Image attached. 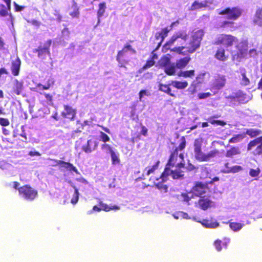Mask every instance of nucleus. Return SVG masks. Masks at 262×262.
Here are the masks:
<instances>
[{
  "label": "nucleus",
  "mask_w": 262,
  "mask_h": 262,
  "mask_svg": "<svg viewBox=\"0 0 262 262\" xmlns=\"http://www.w3.org/2000/svg\"><path fill=\"white\" fill-rule=\"evenodd\" d=\"M27 22L29 24H32V25L36 27H39L41 25V22L39 21H38L35 19H32V20H27Z\"/></svg>",
  "instance_id": "59"
},
{
  "label": "nucleus",
  "mask_w": 262,
  "mask_h": 262,
  "mask_svg": "<svg viewBox=\"0 0 262 262\" xmlns=\"http://www.w3.org/2000/svg\"><path fill=\"white\" fill-rule=\"evenodd\" d=\"M133 42V40H129L125 43L122 49L119 51L116 56V60L119 64L120 67L125 68V65L128 64L129 59L127 56V52H130L132 54L136 53V50L129 44Z\"/></svg>",
  "instance_id": "3"
},
{
  "label": "nucleus",
  "mask_w": 262,
  "mask_h": 262,
  "mask_svg": "<svg viewBox=\"0 0 262 262\" xmlns=\"http://www.w3.org/2000/svg\"><path fill=\"white\" fill-rule=\"evenodd\" d=\"M234 23L233 21L225 20L222 22L221 27L225 28L226 26H229L231 28H234Z\"/></svg>",
  "instance_id": "54"
},
{
  "label": "nucleus",
  "mask_w": 262,
  "mask_h": 262,
  "mask_svg": "<svg viewBox=\"0 0 262 262\" xmlns=\"http://www.w3.org/2000/svg\"><path fill=\"white\" fill-rule=\"evenodd\" d=\"M242 78L241 80L240 84L242 86H247L250 84V79L246 75V71L245 69L241 72Z\"/></svg>",
  "instance_id": "36"
},
{
  "label": "nucleus",
  "mask_w": 262,
  "mask_h": 262,
  "mask_svg": "<svg viewBox=\"0 0 262 262\" xmlns=\"http://www.w3.org/2000/svg\"><path fill=\"white\" fill-rule=\"evenodd\" d=\"M197 204L199 207L203 210H206L213 206V202L209 196L205 195L200 196Z\"/></svg>",
  "instance_id": "19"
},
{
  "label": "nucleus",
  "mask_w": 262,
  "mask_h": 262,
  "mask_svg": "<svg viewBox=\"0 0 262 262\" xmlns=\"http://www.w3.org/2000/svg\"><path fill=\"white\" fill-rule=\"evenodd\" d=\"M98 143L96 141L89 140L86 145L82 146V150L86 153L91 152L97 147Z\"/></svg>",
  "instance_id": "25"
},
{
  "label": "nucleus",
  "mask_w": 262,
  "mask_h": 262,
  "mask_svg": "<svg viewBox=\"0 0 262 262\" xmlns=\"http://www.w3.org/2000/svg\"><path fill=\"white\" fill-rule=\"evenodd\" d=\"M243 170V167L239 165H235L231 166V169H230L229 172L230 173L238 172Z\"/></svg>",
  "instance_id": "51"
},
{
  "label": "nucleus",
  "mask_w": 262,
  "mask_h": 262,
  "mask_svg": "<svg viewBox=\"0 0 262 262\" xmlns=\"http://www.w3.org/2000/svg\"><path fill=\"white\" fill-rule=\"evenodd\" d=\"M194 81H193L189 88L188 89V92H190L191 94H193L196 92V84L194 83Z\"/></svg>",
  "instance_id": "56"
},
{
  "label": "nucleus",
  "mask_w": 262,
  "mask_h": 262,
  "mask_svg": "<svg viewBox=\"0 0 262 262\" xmlns=\"http://www.w3.org/2000/svg\"><path fill=\"white\" fill-rule=\"evenodd\" d=\"M214 246H215L216 249L218 251H220L222 249V247L226 248L227 246V242H223L220 239H216L214 242Z\"/></svg>",
  "instance_id": "42"
},
{
  "label": "nucleus",
  "mask_w": 262,
  "mask_h": 262,
  "mask_svg": "<svg viewBox=\"0 0 262 262\" xmlns=\"http://www.w3.org/2000/svg\"><path fill=\"white\" fill-rule=\"evenodd\" d=\"M19 195L27 201H33L37 196V191L29 185H25L18 188Z\"/></svg>",
  "instance_id": "9"
},
{
  "label": "nucleus",
  "mask_w": 262,
  "mask_h": 262,
  "mask_svg": "<svg viewBox=\"0 0 262 262\" xmlns=\"http://www.w3.org/2000/svg\"><path fill=\"white\" fill-rule=\"evenodd\" d=\"M214 57L221 61H225L228 59V56L226 55V51L223 48L217 49L214 55Z\"/></svg>",
  "instance_id": "26"
},
{
  "label": "nucleus",
  "mask_w": 262,
  "mask_h": 262,
  "mask_svg": "<svg viewBox=\"0 0 262 262\" xmlns=\"http://www.w3.org/2000/svg\"><path fill=\"white\" fill-rule=\"evenodd\" d=\"M63 108L64 110L61 113L62 117L71 121L74 120L76 115V110L68 104L63 105Z\"/></svg>",
  "instance_id": "18"
},
{
  "label": "nucleus",
  "mask_w": 262,
  "mask_h": 262,
  "mask_svg": "<svg viewBox=\"0 0 262 262\" xmlns=\"http://www.w3.org/2000/svg\"><path fill=\"white\" fill-rule=\"evenodd\" d=\"M160 179V178L157 179L156 181L154 182V184L161 192H167L168 191V186L164 184V182L166 181H162V180L159 181Z\"/></svg>",
  "instance_id": "28"
},
{
  "label": "nucleus",
  "mask_w": 262,
  "mask_h": 262,
  "mask_svg": "<svg viewBox=\"0 0 262 262\" xmlns=\"http://www.w3.org/2000/svg\"><path fill=\"white\" fill-rule=\"evenodd\" d=\"M186 47L185 46L175 47L173 49H171L170 51L175 52L178 54L184 55V52L183 51Z\"/></svg>",
  "instance_id": "46"
},
{
  "label": "nucleus",
  "mask_w": 262,
  "mask_h": 262,
  "mask_svg": "<svg viewBox=\"0 0 262 262\" xmlns=\"http://www.w3.org/2000/svg\"><path fill=\"white\" fill-rule=\"evenodd\" d=\"M54 15L55 17V19L58 21V22H60L62 21V15L60 14L59 11L58 10H55V12H54Z\"/></svg>",
  "instance_id": "57"
},
{
  "label": "nucleus",
  "mask_w": 262,
  "mask_h": 262,
  "mask_svg": "<svg viewBox=\"0 0 262 262\" xmlns=\"http://www.w3.org/2000/svg\"><path fill=\"white\" fill-rule=\"evenodd\" d=\"M198 222L200 223L204 227L207 228H216L220 225L219 223L215 220L212 219L210 220L203 219L201 221H199Z\"/></svg>",
  "instance_id": "23"
},
{
  "label": "nucleus",
  "mask_w": 262,
  "mask_h": 262,
  "mask_svg": "<svg viewBox=\"0 0 262 262\" xmlns=\"http://www.w3.org/2000/svg\"><path fill=\"white\" fill-rule=\"evenodd\" d=\"M148 95V92L147 90H142L140 91L139 93V98L140 101H142V98L144 97V96H147Z\"/></svg>",
  "instance_id": "61"
},
{
  "label": "nucleus",
  "mask_w": 262,
  "mask_h": 262,
  "mask_svg": "<svg viewBox=\"0 0 262 262\" xmlns=\"http://www.w3.org/2000/svg\"><path fill=\"white\" fill-rule=\"evenodd\" d=\"M8 15V11L3 4H0V16H5Z\"/></svg>",
  "instance_id": "53"
},
{
  "label": "nucleus",
  "mask_w": 262,
  "mask_h": 262,
  "mask_svg": "<svg viewBox=\"0 0 262 262\" xmlns=\"http://www.w3.org/2000/svg\"><path fill=\"white\" fill-rule=\"evenodd\" d=\"M101 211V208L99 206H98L97 205H95L93 207V208L92 210L88 211V213L89 214H91L93 213L94 212H100Z\"/></svg>",
  "instance_id": "58"
},
{
  "label": "nucleus",
  "mask_w": 262,
  "mask_h": 262,
  "mask_svg": "<svg viewBox=\"0 0 262 262\" xmlns=\"http://www.w3.org/2000/svg\"><path fill=\"white\" fill-rule=\"evenodd\" d=\"M190 60V56H186L177 60L176 63H172L171 66L166 70L167 75L168 76L175 75L176 69L180 70L184 69Z\"/></svg>",
  "instance_id": "8"
},
{
  "label": "nucleus",
  "mask_w": 262,
  "mask_h": 262,
  "mask_svg": "<svg viewBox=\"0 0 262 262\" xmlns=\"http://www.w3.org/2000/svg\"><path fill=\"white\" fill-rule=\"evenodd\" d=\"M193 198V194L191 192H183L178 195L177 198L179 201L189 205V201Z\"/></svg>",
  "instance_id": "27"
},
{
  "label": "nucleus",
  "mask_w": 262,
  "mask_h": 262,
  "mask_svg": "<svg viewBox=\"0 0 262 262\" xmlns=\"http://www.w3.org/2000/svg\"><path fill=\"white\" fill-rule=\"evenodd\" d=\"M70 15L73 18H78L79 16V9H77V10H73V11L71 12L70 13Z\"/></svg>",
  "instance_id": "64"
},
{
  "label": "nucleus",
  "mask_w": 262,
  "mask_h": 262,
  "mask_svg": "<svg viewBox=\"0 0 262 262\" xmlns=\"http://www.w3.org/2000/svg\"><path fill=\"white\" fill-rule=\"evenodd\" d=\"M260 170L259 168L256 169H250L249 170V174L252 177H257L260 173Z\"/></svg>",
  "instance_id": "49"
},
{
  "label": "nucleus",
  "mask_w": 262,
  "mask_h": 262,
  "mask_svg": "<svg viewBox=\"0 0 262 262\" xmlns=\"http://www.w3.org/2000/svg\"><path fill=\"white\" fill-rule=\"evenodd\" d=\"M101 149H107L109 151L110 153L111 154L112 151L114 150H113L112 147L107 144L104 143L101 145Z\"/></svg>",
  "instance_id": "62"
},
{
  "label": "nucleus",
  "mask_w": 262,
  "mask_h": 262,
  "mask_svg": "<svg viewBox=\"0 0 262 262\" xmlns=\"http://www.w3.org/2000/svg\"><path fill=\"white\" fill-rule=\"evenodd\" d=\"M186 168L188 171H191L195 169L196 167L194 166V165H193L192 163L190 162L189 160H188L187 165L186 167Z\"/></svg>",
  "instance_id": "63"
},
{
  "label": "nucleus",
  "mask_w": 262,
  "mask_h": 262,
  "mask_svg": "<svg viewBox=\"0 0 262 262\" xmlns=\"http://www.w3.org/2000/svg\"><path fill=\"white\" fill-rule=\"evenodd\" d=\"M110 154L112 164H119L120 163V160L119 158L118 154H116L114 151H112Z\"/></svg>",
  "instance_id": "45"
},
{
  "label": "nucleus",
  "mask_w": 262,
  "mask_h": 262,
  "mask_svg": "<svg viewBox=\"0 0 262 262\" xmlns=\"http://www.w3.org/2000/svg\"><path fill=\"white\" fill-rule=\"evenodd\" d=\"M261 134V130L257 129L250 128L247 129L246 134L251 138L256 137Z\"/></svg>",
  "instance_id": "38"
},
{
  "label": "nucleus",
  "mask_w": 262,
  "mask_h": 262,
  "mask_svg": "<svg viewBox=\"0 0 262 262\" xmlns=\"http://www.w3.org/2000/svg\"><path fill=\"white\" fill-rule=\"evenodd\" d=\"M160 163L159 161H156L151 166H148L145 168V170L146 171V174L147 176L154 173V172L158 169Z\"/></svg>",
  "instance_id": "40"
},
{
  "label": "nucleus",
  "mask_w": 262,
  "mask_h": 262,
  "mask_svg": "<svg viewBox=\"0 0 262 262\" xmlns=\"http://www.w3.org/2000/svg\"><path fill=\"white\" fill-rule=\"evenodd\" d=\"M211 96V94L209 92L200 93L198 95V97L200 99H205Z\"/></svg>",
  "instance_id": "60"
},
{
  "label": "nucleus",
  "mask_w": 262,
  "mask_h": 262,
  "mask_svg": "<svg viewBox=\"0 0 262 262\" xmlns=\"http://www.w3.org/2000/svg\"><path fill=\"white\" fill-rule=\"evenodd\" d=\"M202 144L203 139L202 138H197L194 140L193 143L194 154L195 159L197 161L207 162L219 154V151L216 149L210 150L207 153L204 152L202 148Z\"/></svg>",
  "instance_id": "2"
},
{
  "label": "nucleus",
  "mask_w": 262,
  "mask_h": 262,
  "mask_svg": "<svg viewBox=\"0 0 262 262\" xmlns=\"http://www.w3.org/2000/svg\"><path fill=\"white\" fill-rule=\"evenodd\" d=\"M54 82L53 78L50 77L47 79L45 84L43 85L41 83H38L36 85V88L38 90L36 92L45 96L47 102L49 105H53V96L49 93H41L39 91L49 90L54 84Z\"/></svg>",
  "instance_id": "10"
},
{
  "label": "nucleus",
  "mask_w": 262,
  "mask_h": 262,
  "mask_svg": "<svg viewBox=\"0 0 262 262\" xmlns=\"http://www.w3.org/2000/svg\"><path fill=\"white\" fill-rule=\"evenodd\" d=\"M208 122L211 123L212 125L217 124L220 126H225L226 124V122L223 120H215L212 117H209L207 119Z\"/></svg>",
  "instance_id": "43"
},
{
  "label": "nucleus",
  "mask_w": 262,
  "mask_h": 262,
  "mask_svg": "<svg viewBox=\"0 0 262 262\" xmlns=\"http://www.w3.org/2000/svg\"><path fill=\"white\" fill-rule=\"evenodd\" d=\"M204 35V31L203 29H199L193 32L191 36V39L186 47L188 53L192 54L200 48Z\"/></svg>",
  "instance_id": "4"
},
{
  "label": "nucleus",
  "mask_w": 262,
  "mask_h": 262,
  "mask_svg": "<svg viewBox=\"0 0 262 262\" xmlns=\"http://www.w3.org/2000/svg\"><path fill=\"white\" fill-rule=\"evenodd\" d=\"M207 7L206 4L203 3H200L196 1H195L191 5V8H190V11H194L197 9H200L202 8H205Z\"/></svg>",
  "instance_id": "39"
},
{
  "label": "nucleus",
  "mask_w": 262,
  "mask_h": 262,
  "mask_svg": "<svg viewBox=\"0 0 262 262\" xmlns=\"http://www.w3.org/2000/svg\"><path fill=\"white\" fill-rule=\"evenodd\" d=\"M237 40V38L231 34L222 33L216 37L214 44L222 45L225 48H229L233 46Z\"/></svg>",
  "instance_id": "5"
},
{
  "label": "nucleus",
  "mask_w": 262,
  "mask_h": 262,
  "mask_svg": "<svg viewBox=\"0 0 262 262\" xmlns=\"http://www.w3.org/2000/svg\"><path fill=\"white\" fill-rule=\"evenodd\" d=\"M10 122L8 119L6 118H0V125L2 126H8Z\"/></svg>",
  "instance_id": "55"
},
{
  "label": "nucleus",
  "mask_w": 262,
  "mask_h": 262,
  "mask_svg": "<svg viewBox=\"0 0 262 262\" xmlns=\"http://www.w3.org/2000/svg\"><path fill=\"white\" fill-rule=\"evenodd\" d=\"M171 55L169 54L163 56L158 61V64L160 68H164V72L167 74L166 70L171 66Z\"/></svg>",
  "instance_id": "21"
},
{
  "label": "nucleus",
  "mask_w": 262,
  "mask_h": 262,
  "mask_svg": "<svg viewBox=\"0 0 262 262\" xmlns=\"http://www.w3.org/2000/svg\"><path fill=\"white\" fill-rule=\"evenodd\" d=\"M241 153L240 149L237 146H232L227 150L225 156L227 158H232L233 156L239 155Z\"/></svg>",
  "instance_id": "29"
},
{
  "label": "nucleus",
  "mask_w": 262,
  "mask_h": 262,
  "mask_svg": "<svg viewBox=\"0 0 262 262\" xmlns=\"http://www.w3.org/2000/svg\"><path fill=\"white\" fill-rule=\"evenodd\" d=\"M188 34L186 31H180L176 32L170 38V39L165 43V46H171L177 40L178 38H181L184 41H186L188 38Z\"/></svg>",
  "instance_id": "17"
},
{
  "label": "nucleus",
  "mask_w": 262,
  "mask_h": 262,
  "mask_svg": "<svg viewBox=\"0 0 262 262\" xmlns=\"http://www.w3.org/2000/svg\"><path fill=\"white\" fill-rule=\"evenodd\" d=\"M235 47L237 51L232 54V59L233 61L241 62L243 58H246L247 54L248 41L246 40H242Z\"/></svg>",
  "instance_id": "7"
},
{
  "label": "nucleus",
  "mask_w": 262,
  "mask_h": 262,
  "mask_svg": "<svg viewBox=\"0 0 262 262\" xmlns=\"http://www.w3.org/2000/svg\"><path fill=\"white\" fill-rule=\"evenodd\" d=\"M170 29H168L167 27L164 28L162 29L161 32H159L161 35V39L158 42L157 47L156 50H158L159 47L161 46L162 43L163 42L164 38L167 36L168 32L170 31Z\"/></svg>",
  "instance_id": "35"
},
{
  "label": "nucleus",
  "mask_w": 262,
  "mask_h": 262,
  "mask_svg": "<svg viewBox=\"0 0 262 262\" xmlns=\"http://www.w3.org/2000/svg\"><path fill=\"white\" fill-rule=\"evenodd\" d=\"M20 65L21 61L19 58H16L14 60L12 61L11 70L12 74L14 76H17L19 75Z\"/></svg>",
  "instance_id": "24"
},
{
  "label": "nucleus",
  "mask_w": 262,
  "mask_h": 262,
  "mask_svg": "<svg viewBox=\"0 0 262 262\" xmlns=\"http://www.w3.org/2000/svg\"><path fill=\"white\" fill-rule=\"evenodd\" d=\"M230 169H231V166H230V163L229 162H226L224 164V166L221 170L222 172L225 173H229L230 172H229V170H230Z\"/></svg>",
  "instance_id": "47"
},
{
  "label": "nucleus",
  "mask_w": 262,
  "mask_h": 262,
  "mask_svg": "<svg viewBox=\"0 0 262 262\" xmlns=\"http://www.w3.org/2000/svg\"><path fill=\"white\" fill-rule=\"evenodd\" d=\"M50 160L54 161L55 164L54 166L59 165L61 168H63L64 169L69 170V171H73L77 172V169L75 166H74L73 164L69 162H65L60 160H57L54 159H50Z\"/></svg>",
  "instance_id": "20"
},
{
  "label": "nucleus",
  "mask_w": 262,
  "mask_h": 262,
  "mask_svg": "<svg viewBox=\"0 0 262 262\" xmlns=\"http://www.w3.org/2000/svg\"><path fill=\"white\" fill-rule=\"evenodd\" d=\"M243 225L239 223L236 222H229L230 228L234 231H238L240 230L242 227Z\"/></svg>",
  "instance_id": "44"
},
{
  "label": "nucleus",
  "mask_w": 262,
  "mask_h": 262,
  "mask_svg": "<svg viewBox=\"0 0 262 262\" xmlns=\"http://www.w3.org/2000/svg\"><path fill=\"white\" fill-rule=\"evenodd\" d=\"M229 100L230 103L237 102L239 103H245L248 101L247 95L242 91H238L234 93L233 95L227 97Z\"/></svg>",
  "instance_id": "15"
},
{
  "label": "nucleus",
  "mask_w": 262,
  "mask_h": 262,
  "mask_svg": "<svg viewBox=\"0 0 262 262\" xmlns=\"http://www.w3.org/2000/svg\"><path fill=\"white\" fill-rule=\"evenodd\" d=\"M155 64V61H153V60H147L146 63L143 66L142 69L146 70L149 69L152 67Z\"/></svg>",
  "instance_id": "50"
},
{
  "label": "nucleus",
  "mask_w": 262,
  "mask_h": 262,
  "mask_svg": "<svg viewBox=\"0 0 262 262\" xmlns=\"http://www.w3.org/2000/svg\"><path fill=\"white\" fill-rule=\"evenodd\" d=\"M23 85L24 82L23 81H19L15 79L13 81L12 93L16 94V95H19L23 90Z\"/></svg>",
  "instance_id": "22"
},
{
  "label": "nucleus",
  "mask_w": 262,
  "mask_h": 262,
  "mask_svg": "<svg viewBox=\"0 0 262 262\" xmlns=\"http://www.w3.org/2000/svg\"><path fill=\"white\" fill-rule=\"evenodd\" d=\"M253 22L255 25L262 26V9L256 11Z\"/></svg>",
  "instance_id": "37"
},
{
  "label": "nucleus",
  "mask_w": 262,
  "mask_h": 262,
  "mask_svg": "<svg viewBox=\"0 0 262 262\" xmlns=\"http://www.w3.org/2000/svg\"><path fill=\"white\" fill-rule=\"evenodd\" d=\"M52 41L51 39H48L43 46L39 45L37 49L34 51V53H37V56L41 59H45L47 56H50V47Z\"/></svg>",
  "instance_id": "12"
},
{
  "label": "nucleus",
  "mask_w": 262,
  "mask_h": 262,
  "mask_svg": "<svg viewBox=\"0 0 262 262\" xmlns=\"http://www.w3.org/2000/svg\"><path fill=\"white\" fill-rule=\"evenodd\" d=\"M195 75V71L194 70H186V71H181L179 74L178 76L179 77H183L184 78H192Z\"/></svg>",
  "instance_id": "33"
},
{
  "label": "nucleus",
  "mask_w": 262,
  "mask_h": 262,
  "mask_svg": "<svg viewBox=\"0 0 262 262\" xmlns=\"http://www.w3.org/2000/svg\"><path fill=\"white\" fill-rule=\"evenodd\" d=\"M192 192L197 196H202V195L209 191L208 183L202 182H196L191 188Z\"/></svg>",
  "instance_id": "13"
},
{
  "label": "nucleus",
  "mask_w": 262,
  "mask_h": 262,
  "mask_svg": "<svg viewBox=\"0 0 262 262\" xmlns=\"http://www.w3.org/2000/svg\"><path fill=\"white\" fill-rule=\"evenodd\" d=\"M100 137L101 140L104 143L108 142L110 140V138L108 137V136L102 132H100Z\"/></svg>",
  "instance_id": "52"
},
{
  "label": "nucleus",
  "mask_w": 262,
  "mask_h": 262,
  "mask_svg": "<svg viewBox=\"0 0 262 262\" xmlns=\"http://www.w3.org/2000/svg\"><path fill=\"white\" fill-rule=\"evenodd\" d=\"M245 137L244 134H237L235 135L233 137L229 140V143H236L242 141Z\"/></svg>",
  "instance_id": "41"
},
{
  "label": "nucleus",
  "mask_w": 262,
  "mask_h": 262,
  "mask_svg": "<svg viewBox=\"0 0 262 262\" xmlns=\"http://www.w3.org/2000/svg\"><path fill=\"white\" fill-rule=\"evenodd\" d=\"M247 150L254 156H262V136L251 140L247 144Z\"/></svg>",
  "instance_id": "6"
},
{
  "label": "nucleus",
  "mask_w": 262,
  "mask_h": 262,
  "mask_svg": "<svg viewBox=\"0 0 262 262\" xmlns=\"http://www.w3.org/2000/svg\"><path fill=\"white\" fill-rule=\"evenodd\" d=\"M170 85H171L170 83L169 84L161 83L159 85V90L167 94L168 95L171 97H176V95L171 93V88H170Z\"/></svg>",
  "instance_id": "32"
},
{
  "label": "nucleus",
  "mask_w": 262,
  "mask_h": 262,
  "mask_svg": "<svg viewBox=\"0 0 262 262\" xmlns=\"http://www.w3.org/2000/svg\"><path fill=\"white\" fill-rule=\"evenodd\" d=\"M79 199V192L77 188L75 187V191L73 198L72 199L71 202L73 204H75L77 203Z\"/></svg>",
  "instance_id": "48"
},
{
  "label": "nucleus",
  "mask_w": 262,
  "mask_h": 262,
  "mask_svg": "<svg viewBox=\"0 0 262 262\" xmlns=\"http://www.w3.org/2000/svg\"><path fill=\"white\" fill-rule=\"evenodd\" d=\"M99 206L101 207V210H103L105 212H108L112 210H119L120 207L119 206L114 205L109 206L107 204L104 203L102 201L99 202Z\"/></svg>",
  "instance_id": "30"
},
{
  "label": "nucleus",
  "mask_w": 262,
  "mask_h": 262,
  "mask_svg": "<svg viewBox=\"0 0 262 262\" xmlns=\"http://www.w3.org/2000/svg\"><path fill=\"white\" fill-rule=\"evenodd\" d=\"M170 167L167 166L165 168L164 171L161 173L160 176V179L162 181H166L167 180L168 176L170 174L171 175L173 179H179L184 176L183 174V171L179 170H170Z\"/></svg>",
  "instance_id": "14"
},
{
  "label": "nucleus",
  "mask_w": 262,
  "mask_h": 262,
  "mask_svg": "<svg viewBox=\"0 0 262 262\" xmlns=\"http://www.w3.org/2000/svg\"><path fill=\"white\" fill-rule=\"evenodd\" d=\"M219 15H227V18L229 20H235L237 19L242 14V10L238 7H227L220 11Z\"/></svg>",
  "instance_id": "11"
},
{
  "label": "nucleus",
  "mask_w": 262,
  "mask_h": 262,
  "mask_svg": "<svg viewBox=\"0 0 262 262\" xmlns=\"http://www.w3.org/2000/svg\"><path fill=\"white\" fill-rule=\"evenodd\" d=\"M170 84L177 89H184L187 87L188 83L187 81H182L178 80H173L171 81Z\"/></svg>",
  "instance_id": "31"
},
{
  "label": "nucleus",
  "mask_w": 262,
  "mask_h": 262,
  "mask_svg": "<svg viewBox=\"0 0 262 262\" xmlns=\"http://www.w3.org/2000/svg\"><path fill=\"white\" fill-rule=\"evenodd\" d=\"M226 82V76L225 75L218 74L214 77L213 80L211 88L215 90H221L225 85Z\"/></svg>",
  "instance_id": "16"
},
{
  "label": "nucleus",
  "mask_w": 262,
  "mask_h": 262,
  "mask_svg": "<svg viewBox=\"0 0 262 262\" xmlns=\"http://www.w3.org/2000/svg\"><path fill=\"white\" fill-rule=\"evenodd\" d=\"M180 140V143L178 146L171 151L166 166L175 167L176 170H181L182 168L185 167V162L184 154L179 153V151L185 148L186 140L184 136L181 137Z\"/></svg>",
  "instance_id": "1"
},
{
  "label": "nucleus",
  "mask_w": 262,
  "mask_h": 262,
  "mask_svg": "<svg viewBox=\"0 0 262 262\" xmlns=\"http://www.w3.org/2000/svg\"><path fill=\"white\" fill-rule=\"evenodd\" d=\"M106 3L105 2L100 3L98 5V9L97 12V18L99 20L100 18L104 15L106 9Z\"/></svg>",
  "instance_id": "34"
}]
</instances>
